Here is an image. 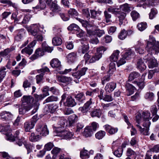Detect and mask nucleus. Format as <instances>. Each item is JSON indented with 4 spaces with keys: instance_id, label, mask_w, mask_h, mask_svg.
<instances>
[{
    "instance_id": "obj_42",
    "label": "nucleus",
    "mask_w": 159,
    "mask_h": 159,
    "mask_svg": "<svg viewBox=\"0 0 159 159\" xmlns=\"http://www.w3.org/2000/svg\"><path fill=\"white\" fill-rule=\"evenodd\" d=\"M107 11L111 12V13L116 15L120 11L118 8H114L112 7H110L107 8Z\"/></svg>"
},
{
    "instance_id": "obj_34",
    "label": "nucleus",
    "mask_w": 159,
    "mask_h": 159,
    "mask_svg": "<svg viewBox=\"0 0 159 159\" xmlns=\"http://www.w3.org/2000/svg\"><path fill=\"white\" fill-rule=\"evenodd\" d=\"M49 95V93L47 92L46 94L43 93V94L38 95L36 94H34V96L37 101H39L42 100L45 97L48 96Z\"/></svg>"
},
{
    "instance_id": "obj_24",
    "label": "nucleus",
    "mask_w": 159,
    "mask_h": 159,
    "mask_svg": "<svg viewBox=\"0 0 159 159\" xmlns=\"http://www.w3.org/2000/svg\"><path fill=\"white\" fill-rule=\"evenodd\" d=\"M140 75V74L138 72L136 71L131 72L129 75L128 81H131L134 79L138 78Z\"/></svg>"
},
{
    "instance_id": "obj_59",
    "label": "nucleus",
    "mask_w": 159,
    "mask_h": 159,
    "mask_svg": "<svg viewBox=\"0 0 159 159\" xmlns=\"http://www.w3.org/2000/svg\"><path fill=\"white\" fill-rule=\"evenodd\" d=\"M150 113L149 112H143V120H147L151 119V117H150Z\"/></svg>"
},
{
    "instance_id": "obj_33",
    "label": "nucleus",
    "mask_w": 159,
    "mask_h": 159,
    "mask_svg": "<svg viewBox=\"0 0 159 159\" xmlns=\"http://www.w3.org/2000/svg\"><path fill=\"white\" fill-rule=\"evenodd\" d=\"M33 51V48H31L30 47H28V46L27 47H25L22 50L21 52L22 54L26 53L30 55L32 54Z\"/></svg>"
},
{
    "instance_id": "obj_13",
    "label": "nucleus",
    "mask_w": 159,
    "mask_h": 159,
    "mask_svg": "<svg viewBox=\"0 0 159 159\" xmlns=\"http://www.w3.org/2000/svg\"><path fill=\"white\" fill-rule=\"evenodd\" d=\"M116 87V84L114 82H111L107 83L105 88L107 92L109 93L113 91Z\"/></svg>"
},
{
    "instance_id": "obj_11",
    "label": "nucleus",
    "mask_w": 159,
    "mask_h": 159,
    "mask_svg": "<svg viewBox=\"0 0 159 159\" xmlns=\"http://www.w3.org/2000/svg\"><path fill=\"white\" fill-rule=\"evenodd\" d=\"M13 115L10 112L4 111L0 113V119L3 120L11 119L13 117Z\"/></svg>"
},
{
    "instance_id": "obj_51",
    "label": "nucleus",
    "mask_w": 159,
    "mask_h": 159,
    "mask_svg": "<svg viewBox=\"0 0 159 159\" xmlns=\"http://www.w3.org/2000/svg\"><path fill=\"white\" fill-rule=\"evenodd\" d=\"M123 149L119 148L114 152V154L116 157H120L122 154Z\"/></svg>"
},
{
    "instance_id": "obj_39",
    "label": "nucleus",
    "mask_w": 159,
    "mask_h": 159,
    "mask_svg": "<svg viewBox=\"0 0 159 159\" xmlns=\"http://www.w3.org/2000/svg\"><path fill=\"white\" fill-rule=\"evenodd\" d=\"M48 111L51 113L55 112L58 108V106L56 104L49 105L48 106Z\"/></svg>"
},
{
    "instance_id": "obj_48",
    "label": "nucleus",
    "mask_w": 159,
    "mask_h": 159,
    "mask_svg": "<svg viewBox=\"0 0 159 159\" xmlns=\"http://www.w3.org/2000/svg\"><path fill=\"white\" fill-rule=\"evenodd\" d=\"M140 125H142L143 127L149 128L151 122L149 120H143Z\"/></svg>"
},
{
    "instance_id": "obj_47",
    "label": "nucleus",
    "mask_w": 159,
    "mask_h": 159,
    "mask_svg": "<svg viewBox=\"0 0 159 159\" xmlns=\"http://www.w3.org/2000/svg\"><path fill=\"white\" fill-rule=\"evenodd\" d=\"M35 39L38 41H42L43 39V37L42 34L39 32L35 35H34Z\"/></svg>"
},
{
    "instance_id": "obj_18",
    "label": "nucleus",
    "mask_w": 159,
    "mask_h": 159,
    "mask_svg": "<svg viewBox=\"0 0 159 159\" xmlns=\"http://www.w3.org/2000/svg\"><path fill=\"white\" fill-rule=\"evenodd\" d=\"M103 127L105 130L111 134H115L118 131L117 128H114L108 125L104 126Z\"/></svg>"
},
{
    "instance_id": "obj_61",
    "label": "nucleus",
    "mask_w": 159,
    "mask_h": 159,
    "mask_svg": "<svg viewBox=\"0 0 159 159\" xmlns=\"http://www.w3.org/2000/svg\"><path fill=\"white\" fill-rule=\"evenodd\" d=\"M157 14V11L154 9H151L150 12L149 13V17L150 19H153Z\"/></svg>"
},
{
    "instance_id": "obj_35",
    "label": "nucleus",
    "mask_w": 159,
    "mask_h": 159,
    "mask_svg": "<svg viewBox=\"0 0 159 159\" xmlns=\"http://www.w3.org/2000/svg\"><path fill=\"white\" fill-rule=\"evenodd\" d=\"M75 98L80 102H84L85 100V97L84 93L82 92L78 94L75 96Z\"/></svg>"
},
{
    "instance_id": "obj_12",
    "label": "nucleus",
    "mask_w": 159,
    "mask_h": 159,
    "mask_svg": "<svg viewBox=\"0 0 159 159\" xmlns=\"http://www.w3.org/2000/svg\"><path fill=\"white\" fill-rule=\"evenodd\" d=\"M31 108V107L30 106L22 103L19 109V113L20 114H24Z\"/></svg>"
},
{
    "instance_id": "obj_22",
    "label": "nucleus",
    "mask_w": 159,
    "mask_h": 159,
    "mask_svg": "<svg viewBox=\"0 0 159 159\" xmlns=\"http://www.w3.org/2000/svg\"><path fill=\"white\" fill-rule=\"evenodd\" d=\"M120 51L118 50L114 51L110 57V60L112 61H116L119 57Z\"/></svg>"
},
{
    "instance_id": "obj_32",
    "label": "nucleus",
    "mask_w": 159,
    "mask_h": 159,
    "mask_svg": "<svg viewBox=\"0 0 159 159\" xmlns=\"http://www.w3.org/2000/svg\"><path fill=\"white\" fill-rule=\"evenodd\" d=\"M58 100V98L57 97L54 96H51L48 97L44 101L43 103L45 104L53 101H57Z\"/></svg>"
},
{
    "instance_id": "obj_52",
    "label": "nucleus",
    "mask_w": 159,
    "mask_h": 159,
    "mask_svg": "<svg viewBox=\"0 0 159 159\" xmlns=\"http://www.w3.org/2000/svg\"><path fill=\"white\" fill-rule=\"evenodd\" d=\"M111 79V76L110 75L108 74L102 79V83L103 85H104L105 83L110 80Z\"/></svg>"
},
{
    "instance_id": "obj_17",
    "label": "nucleus",
    "mask_w": 159,
    "mask_h": 159,
    "mask_svg": "<svg viewBox=\"0 0 159 159\" xmlns=\"http://www.w3.org/2000/svg\"><path fill=\"white\" fill-rule=\"evenodd\" d=\"M35 123V120L25 122L24 128L25 131L27 132L29 131L31 129L34 128Z\"/></svg>"
},
{
    "instance_id": "obj_20",
    "label": "nucleus",
    "mask_w": 159,
    "mask_h": 159,
    "mask_svg": "<svg viewBox=\"0 0 159 159\" xmlns=\"http://www.w3.org/2000/svg\"><path fill=\"white\" fill-rule=\"evenodd\" d=\"M93 133L91 127H86L84 129L83 134L86 137H90L92 135Z\"/></svg>"
},
{
    "instance_id": "obj_6",
    "label": "nucleus",
    "mask_w": 159,
    "mask_h": 159,
    "mask_svg": "<svg viewBox=\"0 0 159 159\" xmlns=\"http://www.w3.org/2000/svg\"><path fill=\"white\" fill-rule=\"evenodd\" d=\"M94 104L92 98H91L84 103V106L80 107L79 110L83 113H86L92 108Z\"/></svg>"
},
{
    "instance_id": "obj_29",
    "label": "nucleus",
    "mask_w": 159,
    "mask_h": 159,
    "mask_svg": "<svg viewBox=\"0 0 159 159\" xmlns=\"http://www.w3.org/2000/svg\"><path fill=\"white\" fill-rule=\"evenodd\" d=\"M62 43V40L60 37L56 36L52 39V43L54 45H60Z\"/></svg>"
},
{
    "instance_id": "obj_57",
    "label": "nucleus",
    "mask_w": 159,
    "mask_h": 159,
    "mask_svg": "<svg viewBox=\"0 0 159 159\" xmlns=\"http://www.w3.org/2000/svg\"><path fill=\"white\" fill-rule=\"evenodd\" d=\"M82 13L88 19L90 18V14L88 9H83Z\"/></svg>"
},
{
    "instance_id": "obj_3",
    "label": "nucleus",
    "mask_w": 159,
    "mask_h": 159,
    "mask_svg": "<svg viewBox=\"0 0 159 159\" xmlns=\"http://www.w3.org/2000/svg\"><path fill=\"white\" fill-rule=\"evenodd\" d=\"M53 50V48L49 46L46 42L44 41L42 44V47L37 49L35 53L31 56L30 58L32 61H33L37 59L39 57L43 56L45 52H51Z\"/></svg>"
},
{
    "instance_id": "obj_31",
    "label": "nucleus",
    "mask_w": 159,
    "mask_h": 159,
    "mask_svg": "<svg viewBox=\"0 0 159 159\" xmlns=\"http://www.w3.org/2000/svg\"><path fill=\"white\" fill-rule=\"evenodd\" d=\"M106 132L102 130H100L97 132L95 135L96 138L99 140L102 139L105 135Z\"/></svg>"
},
{
    "instance_id": "obj_38",
    "label": "nucleus",
    "mask_w": 159,
    "mask_h": 159,
    "mask_svg": "<svg viewBox=\"0 0 159 159\" xmlns=\"http://www.w3.org/2000/svg\"><path fill=\"white\" fill-rule=\"evenodd\" d=\"M89 152L85 149L82 150L80 152V157L83 159L84 158H88L89 157Z\"/></svg>"
},
{
    "instance_id": "obj_45",
    "label": "nucleus",
    "mask_w": 159,
    "mask_h": 159,
    "mask_svg": "<svg viewBox=\"0 0 159 159\" xmlns=\"http://www.w3.org/2000/svg\"><path fill=\"white\" fill-rule=\"evenodd\" d=\"M127 37L126 34V30H123L119 33L118 37L119 39L123 40L126 38Z\"/></svg>"
},
{
    "instance_id": "obj_9",
    "label": "nucleus",
    "mask_w": 159,
    "mask_h": 159,
    "mask_svg": "<svg viewBox=\"0 0 159 159\" xmlns=\"http://www.w3.org/2000/svg\"><path fill=\"white\" fill-rule=\"evenodd\" d=\"M116 16L119 18V24L121 25L122 24L125 25L126 23H127V20L125 18L126 14L124 12L119 11L116 15Z\"/></svg>"
},
{
    "instance_id": "obj_27",
    "label": "nucleus",
    "mask_w": 159,
    "mask_h": 159,
    "mask_svg": "<svg viewBox=\"0 0 159 159\" xmlns=\"http://www.w3.org/2000/svg\"><path fill=\"white\" fill-rule=\"evenodd\" d=\"M0 2L1 3L7 4L9 7H12L15 9L17 8V5L10 0H1Z\"/></svg>"
},
{
    "instance_id": "obj_21",
    "label": "nucleus",
    "mask_w": 159,
    "mask_h": 159,
    "mask_svg": "<svg viewBox=\"0 0 159 159\" xmlns=\"http://www.w3.org/2000/svg\"><path fill=\"white\" fill-rule=\"evenodd\" d=\"M101 13L102 12L100 11H96L94 10H90L91 18L94 19H98V20H100L101 18L98 17L100 15Z\"/></svg>"
},
{
    "instance_id": "obj_2",
    "label": "nucleus",
    "mask_w": 159,
    "mask_h": 159,
    "mask_svg": "<svg viewBox=\"0 0 159 159\" xmlns=\"http://www.w3.org/2000/svg\"><path fill=\"white\" fill-rule=\"evenodd\" d=\"M56 119H58L59 121L58 122V125L59 126H57L55 128V130L57 133L59 134L58 135L61 136L64 139H68L70 138L69 132L67 130L63 131L62 129L66 125L67 129H68L67 128H69L70 125V121H67L66 120L63 118H60L59 117H55Z\"/></svg>"
},
{
    "instance_id": "obj_63",
    "label": "nucleus",
    "mask_w": 159,
    "mask_h": 159,
    "mask_svg": "<svg viewBox=\"0 0 159 159\" xmlns=\"http://www.w3.org/2000/svg\"><path fill=\"white\" fill-rule=\"evenodd\" d=\"M24 145L27 151V154H28L32 151V146L30 144L26 142L24 143Z\"/></svg>"
},
{
    "instance_id": "obj_44",
    "label": "nucleus",
    "mask_w": 159,
    "mask_h": 159,
    "mask_svg": "<svg viewBox=\"0 0 159 159\" xmlns=\"http://www.w3.org/2000/svg\"><path fill=\"white\" fill-rule=\"evenodd\" d=\"M154 97V93L151 92H148L146 93L145 95V98L150 101L152 100Z\"/></svg>"
},
{
    "instance_id": "obj_7",
    "label": "nucleus",
    "mask_w": 159,
    "mask_h": 159,
    "mask_svg": "<svg viewBox=\"0 0 159 159\" xmlns=\"http://www.w3.org/2000/svg\"><path fill=\"white\" fill-rule=\"evenodd\" d=\"M36 131L38 134L43 136H46L49 134V131L47 129V125L43 124H39L36 127Z\"/></svg>"
},
{
    "instance_id": "obj_14",
    "label": "nucleus",
    "mask_w": 159,
    "mask_h": 159,
    "mask_svg": "<svg viewBox=\"0 0 159 159\" xmlns=\"http://www.w3.org/2000/svg\"><path fill=\"white\" fill-rule=\"evenodd\" d=\"M137 67L141 71H143L146 68V66L144 63L142 59L140 58L138 59L136 63Z\"/></svg>"
},
{
    "instance_id": "obj_56",
    "label": "nucleus",
    "mask_w": 159,
    "mask_h": 159,
    "mask_svg": "<svg viewBox=\"0 0 159 159\" xmlns=\"http://www.w3.org/2000/svg\"><path fill=\"white\" fill-rule=\"evenodd\" d=\"M15 141L16 144L19 146H21L23 144H24V143L26 142H25V139L24 138H21L20 139H17L16 138Z\"/></svg>"
},
{
    "instance_id": "obj_46",
    "label": "nucleus",
    "mask_w": 159,
    "mask_h": 159,
    "mask_svg": "<svg viewBox=\"0 0 159 159\" xmlns=\"http://www.w3.org/2000/svg\"><path fill=\"white\" fill-rule=\"evenodd\" d=\"M147 27V25L146 23L141 22L137 25V27L139 30L140 31H143L145 30Z\"/></svg>"
},
{
    "instance_id": "obj_5",
    "label": "nucleus",
    "mask_w": 159,
    "mask_h": 159,
    "mask_svg": "<svg viewBox=\"0 0 159 159\" xmlns=\"http://www.w3.org/2000/svg\"><path fill=\"white\" fill-rule=\"evenodd\" d=\"M107 48L103 46L100 47L97 49V52L95 54L92 56L89 60V63H93L98 60L102 57V54Z\"/></svg>"
},
{
    "instance_id": "obj_19",
    "label": "nucleus",
    "mask_w": 159,
    "mask_h": 159,
    "mask_svg": "<svg viewBox=\"0 0 159 159\" xmlns=\"http://www.w3.org/2000/svg\"><path fill=\"white\" fill-rule=\"evenodd\" d=\"M136 126L139 129V130L141 134L146 136L149 135V128L143 127L142 128L141 126L138 124H136Z\"/></svg>"
},
{
    "instance_id": "obj_58",
    "label": "nucleus",
    "mask_w": 159,
    "mask_h": 159,
    "mask_svg": "<svg viewBox=\"0 0 159 159\" xmlns=\"http://www.w3.org/2000/svg\"><path fill=\"white\" fill-rule=\"evenodd\" d=\"M53 146L54 145L52 143L49 142L45 145L44 146V149L47 151H50L52 149Z\"/></svg>"
},
{
    "instance_id": "obj_10",
    "label": "nucleus",
    "mask_w": 159,
    "mask_h": 159,
    "mask_svg": "<svg viewBox=\"0 0 159 159\" xmlns=\"http://www.w3.org/2000/svg\"><path fill=\"white\" fill-rule=\"evenodd\" d=\"M146 75V74H143L141 78L139 80V81L135 80L132 82V83L138 86L140 89H143L145 86L144 80L145 79V77Z\"/></svg>"
},
{
    "instance_id": "obj_23",
    "label": "nucleus",
    "mask_w": 159,
    "mask_h": 159,
    "mask_svg": "<svg viewBox=\"0 0 159 159\" xmlns=\"http://www.w3.org/2000/svg\"><path fill=\"white\" fill-rule=\"evenodd\" d=\"M51 66L53 68H60L61 66L60 61L57 58H54L51 60L50 62Z\"/></svg>"
},
{
    "instance_id": "obj_53",
    "label": "nucleus",
    "mask_w": 159,
    "mask_h": 159,
    "mask_svg": "<svg viewBox=\"0 0 159 159\" xmlns=\"http://www.w3.org/2000/svg\"><path fill=\"white\" fill-rule=\"evenodd\" d=\"M131 16L133 20H135L139 16L138 13L135 11H132L131 13Z\"/></svg>"
},
{
    "instance_id": "obj_62",
    "label": "nucleus",
    "mask_w": 159,
    "mask_h": 159,
    "mask_svg": "<svg viewBox=\"0 0 159 159\" xmlns=\"http://www.w3.org/2000/svg\"><path fill=\"white\" fill-rule=\"evenodd\" d=\"M78 15V13L74 9H70V15H71V16L73 17H74L76 19V16H77Z\"/></svg>"
},
{
    "instance_id": "obj_54",
    "label": "nucleus",
    "mask_w": 159,
    "mask_h": 159,
    "mask_svg": "<svg viewBox=\"0 0 159 159\" xmlns=\"http://www.w3.org/2000/svg\"><path fill=\"white\" fill-rule=\"evenodd\" d=\"M6 139L8 140L11 141H14L16 140V138H15L11 133L9 132V133L6 134Z\"/></svg>"
},
{
    "instance_id": "obj_4",
    "label": "nucleus",
    "mask_w": 159,
    "mask_h": 159,
    "mask_svg": "<svg viewBox=\"0 0 159 159\" xmlns=\"http://www.w3.org/2000/svg\"><path fill=\"white\" fill-rule=\"evenodd\" d=\"M134 54V52L131 49L127 50L125 54L122 56V57L120 60L117 62L118 67L124 64L126 62V60H128L132 58Z\"/></svg>"
},
{
    "instance_id": "obj_15",
    "label": "nucleus",
    "mask_w": 159,
    "mask_h": 159,
    "mask_svg": "<svg viewBox=\"0 0 159 159\" xmlns=\"http://www.w3.org/2000/svg\"><path fill=\"white\" fill-rule=\"evenodd\" d=\"M28 30L33 36L35 35V34L40 32L39 30V26L36 24L31 25L30 26Z\"/></svg>"
},
{
    "instance_id": "obj_30",
    "label": "nucleus",
    "mask_w": 159,
    "mask_h": 159,
    "mask_svg": "<svg viewBox=\"0 0 159 159\" xmlns=\"http://www.w3.org/2000/svg\"><path fill=\"white\" fill-rule=\"evenodd\" d=\"M40 138V135L38 134H38L36 135L34 133H32L30 137V140L32 142H36L39 140Z\"/></svg>"
},
{
    "instance_id": "obj_41",
    "label": "nucleus",
    "mask_w": 159,
    "mask_h": 159,
    "mask_svg": "<svg viewBox=\"0 0 159 159\" xmlns=\"http://www.w3.org/2000/svg\"><path fill=\"white\" fill-rule=\"evenodd\" d=\"M38 73H40L43 75L45 73L49 72L50 71L49 69L47 67H44L42 68L37 70Z\"/></svg>"
},
{
    "instance_id": "obj_55",
    "label": "nucleus",
    "mask_w": 159,
    "mask_h": 159,
    "mask_svg": "<svg viewBox=\"0 0 159 159\" xmlns=\"http://www.w3.org/2000/svg\"><path fill=\"white\" fill-rule=\"evenodd\" d=\"M36 83L37 84H39L41 83H43V75L42 74L37 75L36 77Z\"/></svg>"
},
{
    "instance_id": "obj_8",
    "label": "nucleus",
    "mask_w": 159,
    "mask_h": 159,
    "mask_svg": "<svg viewBox=\"0 0 159 159\" xmlns=\"http://www.w3.org/2000/svg\"><path fill=\"white\" fill-rule=\"evenodd\" d=\"M21 101L22 103L30 106L31 107V108L32 107L34 98L32 96H24L22 98Z\"/></svg>"
},
{
    "instance_id": "obj_60",
    "label": "nucleus",
    "mask_w": 159,
    "mask_h": 159,
    "mask_svg": "<svg viewBox=\"0 0 159 159\" xmlns=\"http://www.w3.org/2000/svg\"><path fill=\"white\" fill-rule=\"evenodd\" d=\"M31 17L30 15H26L24 17L22 21L21 22L22 24H26L28 23Z\"/></svg>"
},
{
    "instance_id": "obj_40",
    "label": "nucleus",
    "mask_w": 159,
    "mask_h": 159,
    "mask_svg": "<svg viewBox=\"0 0 159 159\" xmlns=\"http://www.w3.org/2000/svg\"><path fill=\"white\" fill-rule=\"evenodd\" d=\"M120 7L122 10L125 12H129L130 11V5L127 3L120 6Z\"/></svg>"
},
{
    "instance_id": "obj_28",
    "label": "nucleus",
    "mask_w": 159,
    "mask_h": 159,
    "mask_svg": "<svg viewBox=\"0 0 159 159\" xmlns=\"http://www.w3.org/2000/svg\"><path fill=\"white\" fill-rule=\"evenodd\" d=\"M80 30L79 26L75 24H72L70 25V33H77V32H80Z\"/></svg>"
},
{
    "instance_id": "obj_26",
    "label": "nucleus",
    "mask_w": 159,
    "mask_h": 159,
    "mask_svg": "<svg viewBox=\"0 0 159 159\" xmlns=\"http://www.w3.org/2000/svg\"><path fill=\"white\" fill-rule=\"evenodd\" d=\"M101 114L102 111L100 109H95L91 111L90 115L92 117H97L99 118L101 115Z\"/></svg>"
},
{
    "instance_id": "obj_1",
    "label": "nucleus",
    "mask_w": 159,
    "mask_h": 159,
    "mask_svg": "<svg viewBox=\"0 0 159 159\" xmlns=\"http://www.w3.org/2000/svg\"><path fill=\"white\" fill-rule=\"evenodd\" d=\"M145 49L149 53L144 57L143 60H146V62H148V67L149 68L156 67L158 63L157 60L152 56V54H156L159 52V42H156L154 38L150 36Z\"/></svg>"
},
{
    "instance_id": "obj_49",
    "label": "nucleus",
    "mask_w": 159,
    "mask_h": 159,
    "mask_svg": "<svg viewBox=\"0 0 159 159\" xmlns=\"http://www.w3.org/2000/svg\"><path fill=\"white\" fill-rule=\"evenodd\" d=\"M12 51V50L10 48L6 49L3 51L0 52V56L3 57H5L7 55Z\"/></svg>"
},
{
    "instance_id": "obj_64",
    "label": "nucleus",
    "mask_w": 159,
    "mask_h": 159,
    "mask_svg": "<svg viewBox=\"0 0 159 159\" xmlns=\"http://www.w3.org/2000/svg\"><path fill=\"white\" fill-rule=\"evenodd\" d=\"M31 85V83L28 80H26L23 83V87L25 89L27 88L30 87Z\"/></svg>"
},
{
    "instance_id": "obj_43",
    "label": "nucleus",
    "mask_w": 159,
    "mask_h": 159,
    "mask_svg": "<svg viewBox=\"0 0 159 159\" xmlns=\"http://www.w3.org/2000/svg\"><path fill=\"white\" fill-rule=\"evenodd\" d=\"M58 80L59 82L66 83L69 82L70 79L68 77L61 76L58 77Z\"/></svg>"
},
{
    "instance_id": "obj_37",
    "label": "nucleus",
    "mask_w": 159,
    "mask_h": 159,
    "mask_svg": "<svg viewBox=\"0 0 159 159\" xmlns=\"http://www.w3.org/2000/svg\"><path fill=\"white\" fill-rule=\"evenodd\" d=\"M126 154L127 157H131L133 156L134 157V159H135L137 156L136 153L135 152L130 148H128L127 149Z\"/></svg>"
},
{
    "instance_id": "obj_16",
    "label": "nucleus",
    "mask_w": 159,
    "mask_h": 159,
    "mask_svg": "<svg viewBox=\"0 0 159 159\" xmlns=\"http://www.w3.org/2000/svg\"><path fill=\"white\" fill-rule=\"evenodd\" d=\"M128 81L126 82L125 86L127 90L129 92V94H127L129 96L132 94L136 89L135 87L128 83Z\"/></svg>"
},
{
    "instance_id": "obj_36",
    "label": "nucleus",
    "mask_w": 159,
    "mask_h": 159,
    "mask_svg": "<svg viewBox=\"0 0 159 159\" xmlns=\"http://www.w3.org/2000/svg\"><path fill=\"white\" fill-rule=\"evenodd\" d=\"M78 120V117L75 114L70 115V126H73Z\"/></svg>"
},
{
    "instance_id": "obj_25",
    "label": "nucleus",
    "mask_w": 159,
    "mask_h": 159,
    "mask_svg": "<svg viewBox=\"0 0 159 159\" xmlns=\"http://www.w3.org/2000/svg\"><path fill=\"white\" fill-rule=\"evenodd\" d=\"M57 1L55 0L52 2L50 6L51 10L53 12H58L61 10V8L57 4Z\"/></svg>"
},
{
    "instance_id": "obj_50",
    "label": "nucleus",
    "mask_w": 159,
    "mask_h": 159,
    "mask_svg": "<svg viewBox=\"0 0 159 159\" xmlns=\"http://www.w3.org/2000/svg\"><path fill=\"white\" fill-rule=\"evenodd\" d=\"M104 15L106 21L107 23L110 22L111 20V15L108 13L107 11H105L104 12Z\"/></svg>"
}]
</instances>
